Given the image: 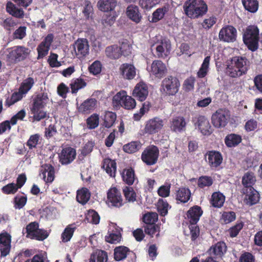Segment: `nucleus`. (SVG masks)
<instances>
[{"mask_svg":"<svg viewBox=\"0 0 262 262\" xmlns=\"http://www.w3.org/2000/svg\"><path fill=\"white\" fill-rule=\"evenodd\" d=\"M183 7L186 15L191 19L202 17L208 10L206 4L203 0H188Z\"/></svg>","mask_w":262,"mask_h":262,"instance_id":"1","label":"nucleus"},{"mask_svg":"<svg viewBox=\"0 0 262 262\" xmlns=\"http://www.w3.org/2000/svg\"><path fill=\"white\" fill-rule=\"evenodd\" d=\"M248 60L243 57H234L226 69L227 74L231 77H237L246 73L248 70Z\"/></svg>","mask_w":262,"mask_h":262,"instance_id":"2","label":"nucleus"},{"mask_svg":"<svg viewBox=\"0 0 262 262\" xmlns=\"http://www.w3.org/2000/svg\"><path fill=\"white\" fill-rule=\"evenodd\" d=\"M151 47H156V54L159 58L168 56L171 49V45L168 39L161 35H157L151 39Z\"/></svg>","mask_w":262,"mask_h":262,"instance_id":"3","label":"nucleus"},{"mask_svg":"<svg viewBox=\"0 0 262 262\" xmlns=\"http://www.w3.org/2000/svg\"><path fill=\"white\" fill-rule=\"evenodd\" d=\"M26 237L32 239L43 241L49 235V233L44 229L39 228L37 222L30 223L26 227Z\"/></svg>","mask_w":262,"mask_h":262,"instance_id":"4","label":"nucleus"},{"mask_svg":"<svg viewBox=\"0 0 262 262\" xmlns=\"http://www.w3.org/2000/svg\"><path fill=\"white\" fill-rule=\"evenodd\" d=\"M258 29L254 26H249L244 35V43L250 50L253 51H255L258 48Z\"/></svg>","mask_w":262,"mask_h":262,"instance_id":"5","label":"nucleus"},{"mask_svg":"<svg viewBox=\"0 0 262 262\" xmlns=\"http://www.w3.org/2000/svg\"><path fill=\"white\" fill-rule=\"evenodd\" d=\"M89 47L86 39H78L71 47V57L77 56L82 58L86 56L89 53Z\"/></svg>","mask_w":262,"mask_h":262,"instance_id":"6","label":"nucleus"},{"mask_svg":"<svg viewBox=\"0 0 262 262\" xmlns=\"http://www.w3.org/2000/svg\"><path fill=\"white\" fill-rule=\"evenodd\" d=\"M45 97H44L43 94H39L33 100L31 112L34 115L33 118L36 121H39L46 117V113L42 110L45 104L43 102Z\"/></svg>","mask_w":262,"mask_h":262,"instance_id":"7","label":"nucleus"},{"mask_svg":"<svg viewBox=\"0 0 262 262\" xmlns=\"http://www.w3.org/2000/svg\"><path fill=\"white\" fill-rule=\"evenodd\" d=\"M30 53V50L24 46L13 47L9 52L8 58L12 62L16 63L25 60Z\"/></svg>","mask_w":262,"mask_h":262,"instance_id":"8","label":"nucleus"},{"mask_svg":"<svg viewBox=\"0 0 262 262\" xmlns=\"http://www.w3.org/2000/svg\"><path fill=\"white\" fill-rule=\"evenodd\" d=\"M179 86V82L176 78L169 76L162 81L161 91L167 95H173L178 92Z\"/></svg>","mask_w":262,"mask_h":262,"instance_id":"9","label":"nucleus"},{"mask_svg":"<svg viewBox=\"0 0 262 262\" xmlns=\"http://www.w3.org/2000/svg\"><path fill=\"white\" fill-rule=\"evenodd\" d=\"M106 203L110 207H120L123 205L121 192L116 187H112L108 190Z\"/></svg>","mask_w":262,"mask_h":262,"instance_id":"10","label":"nucleus"},{"mask_svg":"<svg viewBox=\"0 0 262 262\" xmlns=\"http://www.w3.org/2000/svg\"><path fill=\"white\" fill-rule=\"evenodd\" d=\"M229 117L230 115L228 111L219 109L212 115V124L215 127H225L228 123Z\"/></svg>","mask_w":262,"mask_h":262,"instance_id":"11","label":"nucleus"},{"mask_svg":"<svg viewBox=\"0 0 262 262\" xmlns=\"http://www.w3.org/2000/svg\"><path fill=\"white\" fill-rule=\"evenodd\" d=\"M159 150L155 146L147 147L142 152V161L149 165L155 164L158 158Z\"/></svg>","mask_w":262,"mask_h":262,"instance_id":"12","label":"nucleus"},{"mask_svg":"<svg viewBox=\"0 0 262 262\" xmlns=\"http://www.w3.org/2000/svg\"><path fill=\"white\" fill-rule=\"evenodd\" d=\"M164 125L163 120L158 117H155L146 122L144 132L148 134L157 133L162 129Z\"/></svg>","mask_w":262,"mask_h":262,"instance_id":"13","label":"nucleus"},{"mask_svg":"<svg viewBox=\"0 0 262 262\" xmlns=\"http://www.w3.org/2000/svg\"><path fill=\"white\" fill-rule=\"evenodd\" d=\"M219 37V39L223 41L234 42L236 40V30L231 26H227L221 29Z\"/></svg>","mask_w":262,"mask_h":262,"instance_id":"14","label":"nucleus"},{"mask_svg":"<svg viewBox=\"0 0 262 262\" xmlns=\"http://www.w3.org/2000/svg\"><path fill=\"white\" fill-rule=\"evenodd\" d=\"M11 236L6 231L0 233L1 256L5 257L8 255L11 250Z\"/></svg>","mask_w":262,"mask_h":262,"instance_id":"15","label":"nucleus"},{"mask_svg":"<svg viewBox=\"0 0 262 262\" xmlns=\"http://www.w3.org/2000/svg\"><path fill=\"white\" fill-rule=\"evenodd\" d=\"M53 34L51 33L49 34L38 46L37 48L38 52L37 59L42 58L48 54L50 46L53 41Z\"/></svg>","mask_w":262,"mask_h":262,"instance_id":"16","label":"nucleus"},{"mask_svg":"<svg viewBox=\"0 0 262 262\" xmlns=\"http://www.w3.org/2000/svg\"><path fill=\"white\" fill-rule=\"evenodd\" d=\"M149 72L156 78L161 79L166 74L167 69L165 64L162 61L155 60L151 63Z\"/></svg>","mask_w":262,"mask_h":262,"instance_id":"17","label":"nucleus"},{"mask_svg":"<svg viewBox=\"0 0 262 262\" xmlns=\"http://www.w3.org/2000/svg\"><path fill=\"white\" fill-rule=\"evenodd\" d=\"M195 124L204 135L208 136L212 132V128L209 120L204 116L199 117Z\"/></svg>","mask_w":262,"mask_h":262,"instance_id":"18","label":"nucleus"},{"mask_svg":"<svg viewBox=\"0 0 262 262\" xmlns=\"http://www.w3.org/2000/svg\"><path fill=\"white\" fill-rule=\"evenodd\" d=\"M148 94V86L147 84L143 82H140L137 83L133 93V96L141 101L145 100Z\"/></svg>","mask_w":262,"mask_h":262,"instance_id":"19","label":"nucleus"},{"mask_svg":"<svg viewBox=\"0 0 262 262\" xmlns=\"http://www.w3.org/2000/svg\"><path fill=\"white\" fill-rule=\"evenodd\" d=\"M55 170L51 164H45L41 166L40 176L47 183H51L54 179Z\"/></svg>","mask_w":262,"mask_h":262,"instance_id":"20","label":"nucleus"},{"mask_svg":"<svg viewBox=\"0 0 262 262\" xmlns=\"http://www.w3.org/2000/svg\"><path fill=\"white\" fill-rule=\"evenodd\" d=\"M119 71L122 77L128 80L134 79L136 75L135 67L129 63L121 64L119 68Z\"/></svg>","mask_w":262,"mask_h":262,"instance_id":"21","label":"nucleus"},{"mask_svg":"<svg viewBox=\"0 0 262 262\" xmlns=\"http://www.w3.org/2000/svg\"><path fill=\"white\" fill-rule=\"evenodd\" d=\"M206 158L207 161L212 167H216L219 166L223 160L221 154L216 151H210L206 155Z\"/></svg>","mask_w":262,"mask_h":262,"instance_id":"22","label":"nucleus"},{"mask_svg":"<svg viewBox=\"0 0 262 262\" xmlns=\"http://www.w3.org/2000/svg\"><path fill=\"white\" fill-rule=\"evenodd\" d=\"M126 13L127 17L135 23L138 24L141 21L142 15L137 6L129 5L126 8Z\"/></svg>","mask_w":262,"mask_h":262,"instance_id":"23","label":"nucleus"},{"mask_svg":"<svg viewBox=\"0 0 262 262\" xmlns=\"http://www.w3.org/2000/svg\"><path fill=\"white\" fill-rule=\"evenodd\" d=\"M186 125V123L183 117H176L170 122V127L171 130L180 133L185 129Z\"/></svg>","mask_w":262,"mask_h":262,"instance_id":"24","label":"nucleus"},{"mask_svg":"<svg viewBox=\"0 0 262 262\" xmlns=\"http://www.w3.org/2000/svg\"><path fill=\"white\" fill-rule=\"evenodd\" d=\"M191 197L190 190L186 187H181L175 192L176 200L180 202L185 203L187 202Z\"/></svg>","mask_w":262,"mask_h":262,"instance_id":"25","label":"nucleus"},{"mask_svg":"<svg viewBox=\"0 0 262 262\" xmlns=\"http://www.w3.org/2000/svg\"><path fill=\"white\" fill-rule=\"evenodd\" d=\"M96 103L97 101L95 99H88L80 105L78 111L82 113H90L96 107Z\"/></svg>","mask_w":262,"mask_h":262,"instance_id":"26","label":"nucleus"},{"mask_svg":"<svg viewBox=\"0 0 262 262\" xmlns=\"http://www.w3.org/2000/svg\"><path fill=\"white\" fill-rule=\"evenodd\" d=\"M117 5V0H99L97 7L101 11L108 12L113 11Z\"/></svg>","mask_w":262,"mask_h":262,"instance_id":"27","label":"nucleus"},{"mask_svg":"<svg viewBox=\"0 0 262 262\" xmlns=\"http://www.w3.org/2000/svg\"><path fill=\"white\" fill-rule=\"evenodd\" d=\"M226 251V246L224 242H218L211 246L208 252L210 255L221 257Z\"/></svg>","mask_w":262,"mask_h":262,"instance_id":"28","label":"nucleus"},{"mask_svg":"<svg viewBox=\"0 0 262 262\" xmlns=\"http://www.w3.org/2000/svg\"><path fill=\"white\" fill-rule=\"evenodd\" d=\"M203 213L201 207L194 206L190 208L187 212V217L190 220V222L192 224H196L199 220L200 216Z\"/></svg>","mask_w":262,"mask_h":262,"instance_id":"29","label":"nucleus"},{"mask_svg":"<svg viewBox=\"0 0 262 262\" xmlns=\"http://www.w3.org/2000/svg\"><path fill=\"white\" fill-rule=\"evenodd\" d=\"M249 191H247L244 199L245 203L248 205H252L257 203L259 200L258 193L257 191L251 188Z\"/></svg>","mask_w":262,"mask_h":262,"instance_id":"30","label":"nucleus"},{"mask_svg":"<svg viewBox=\"0 0 262 262\" xmlns=\"http://www.w3.org/2000/svg\"><path fill=\"white\" fill-rule=\"evenodd\" d=\"M6 10L11 15L18 18H22L24 16V12L21 8H17L14 4L9 2L6 5Z\"/></svg>","mask_w":262,"mask_h":262,"instance_id":"31","label":"nucleus"},{"mask_svg":"<svg viewBox=\"0 0 262 262\" xmlns=\"http://www.w3.org/2000/svg\"><path fill=\"white\" fill-rule=\"evenodd\" d=\"M105 54L108 58L115 59L119 58L121 56V52L119 46L114 45L106 48Z\"/></svg>","mask_w":262,"mask_h":262,"instance_id":"32","label":"nucleus"},{"mask_svg":"<svg viewBox=\"0 0 262 262\" xmlns=\"http://www.w3.org/2000/svg\"><path fill=\"white\" fill-rule=\"evenodd\" d=\"M225 200V196L220 192L213 193L211 199V204L216 208H221L223 206Z\"/></svg>","mask_w":262,"mask_h":262,"instance_id":"33","label":"nucleus"},{"mask_svg":"<svg viewBox=\"0 0 262 262\" xmlns=\"http://www.w3.org/2000/svg\"><path fill=\"white\" fill-rule=\"evenodd\" d=\"M35 83L33 78L29 77L23 80L18 89L20 93L24 95L26 94L33 87Z\"/></svg>","mask_w":262,"mask_h":262,"instance_id":"34","label":"nucleus"},{"mask_svg":"<svg viewBox=\"0 0 262 262\" xmlns=\"http://www.w3.org/2000/svg\"><path fill=\"white\" fill-rule=\"evenodd\" d=\"M121 239V234L117 229H115V230H111L110 228L107 235L105 236L106 241L111 244H117L120 242Z\"/></svg>","mask_w":262,"mask_h":262,"instance_id":"35","label":"nucleus"},{"mask_svg":"<svg viewBox=\"0 0 262 262\" xmlns=\"http://www.w3.org/2000/svg\"><path fill=\"white\" fill-rule=\"evenodd\" d=\"M103 167L111 177L115 176L116 163L115 161L112 160L110 159H105L104 160Z\"/></svg>","mask_w":262,"mask_h":262,"instance_id":"36","label":"nucleus"},{"mask_svg":"<svg viewBox=\"0 0 262 262\" xmlns=\"http://www.w3.org/2000/svg\"><path fill=\"white\" fill-rule=\"evenodd\" d=\"M242 141L241 136L234 134H231L227 135L225 139V142L228 147H232L237 145Z\"/></svg>","mask_w":262,"mask_h":262,"instance_id":"37","label":"nucleus"},{"mask_svg":"<svg viewBox=\"0 0 262 262\" xmlns=\"http://www.w3.org/2000/svg\"><path fill=\"white\" fill-rule=\"evenodd\" d=\"M256 182V178L254 173L252 172H246L242 178L243 185L250 189L253 188L252 186Z\"/></svg>","mask_w":262,"mask_h":262,"instance_id":"38","label":"nucleus"},{"mask_svg":"<svg viewBox=\"0 0 262 262\" xmlns=\"http://www.w3.org/2000/svg\"><path fill=\"white\" fill-rule=\"evenodd\" d=\"M129 249L125 246H118L114 249V258L117 260H121L124 259L128 252Z\"/></svg>","mask_w":262,"mask_h":262,"instance_id":"39","label":"nucleus"},{"mask_svg":"<svg viewBox=\"0 0 262 262\" xmlns=\"http://www.w3.org/2000/svg\"><path fill=\"white\" fill-rule=\"evenodd\" d=\"M90 193L86 188H82L77 192V201L82 204H85L90 198Z\"/></svg>","mask_w":262,"mask_h":262,"instance_id":"40","label":"nucleus"},{"mask_svg":"<svg viewBox=\"0 0 262 262\" xmlns=\"http://www.w3.org/2000/svg\"><path fill=\"white\" fill-rule=\"evenodd\" d=\"M107 255L106 252L98 250L91 255L90 262H106Z\"/></svg>","mask_w":262,"mask_h":262,"instance_id":"41","label":"nucleus"},{"mask_svg":"<svg viewBox=\"0 0 262 262\" xmlns=\"http://www.w3.org/2000/svg\"><path fill=\"white\" fill-rule=\"evenodd\" d=\"M126 96V92L124 91H121L118 92L113 98V104L114 106L119 107L123 106Z\"/></svg>","mask_w":262,"mask_h":262,"instance_id":"42","label":"nucleus"},{"mask_svg":"<svg viewBox=\"0 0 262 262\" xmlns=\"http://www.w3.org/2000/svg\"><path fill=\"white\" fill-rule=\"evenodd\" d=\"M210 57L207 56L205 58L199 70L197 73V76L200 78L205 77L209 71Z\"/></svg>","mask_w":262,"mask_h":262,"instance_id":"43","label":"nucleus"},{"mask_svg":"<svg viewBox=\"0 0 262 262\" xmlns=\"http://www.w3.org/2000/svg\"><path fill=\"white\" fill-rule=\"evenodd\" d=\"M121 174L124 182L129 185L133 184L135 181V173L132 168L124 169Z\"/></svg>","mask_w":262,"mask_h":262,"instance_id":"44","label":"nucleus"},{"mask_svg":"<svg viewBox=\"0 0 262 262\" xmlns=\"http://www.w3.org/2000/svg\"><path fill=\"white\" fill-rule=\"evenodd\" d=\"M242 3L245 8L250 12H255L258 8V3L257 0H242Z\"/></svg>","mask_w":262,"mask_h":262,"instance_id":"45","label":"nucleus"},{"mask_svg":"<svg viewBox=\"0 0 262 262\" xmlns=\"http://www.w3.org/2000/svg\"><path fill=\"white\" fill-rule=\"evenodd\" d=\"M167 11V9L165 7L157 9L153 12L150 21L151 23H157L161 20L164 17Z\"/></svg>","mask_w":262,"mask_h":262,"instance_id":"46","label":"nucleus"},{"mask_svg":"<svg viewBox=\"0 0 262 262\" xmlns=\"http://www.w3.org/2000/svg\"><path fill=\"white\" fill-rule=\"evenodd\" d=\"M116 119V115L112 112H106L104 116V125L110 128L113 126Z\"/></svg>","mask_w":262,"mask_h":262,"instance_id":"47","label":"nucleus"},{"mask_svg":"<svg viewBox=\"0 0 262 262\" xmlns=\"http://www.w3.org/2000/svg\"><path fill=\"white\" fill-rule=\"evenodd\" d=\"M141 147V144L139 142H132L123 146V150L127 153H134L139 150Z\"/></svg>","mask_w":262,"mask_h":262,"instance_id":"48","label":"nucleus"},{"mask_svg":"<svg viewBox=\"0 0 262 262\" xmlns=\"http://www.w3.org/2000/svg\"><path fill=\"white\" fill-rule=\"evenodd\" d=\"M23 94L18 92L13 93L10 98H8L6 101L5 104L7 106L9 107L11 105L14 104L16 102L20 100L23 97Z\"/></svg>","mask_w":262,"mask_h":262,"instance_id":"49","label":"nucleus"},{"mask_svg":"<svg viewBox=\"0 0 262 262\" xmlns=\"http://www.w3.org/2000/svg\"><path fill=\"white\" fill-rule=\"evenodd\" d=\"M39 140L40 135L39 134H35L31 135L26 143V145L30 150L36 148L39 143Z\"/></svg>","mask_w":262,"mask_h":262,"instance_id":"50","label":"nucleus"},{"mask_svg":"<svg viewBox=\"0 0 262 262\" xmlns=\"http://www.w3.org/2000/svg\"><path fill=\"white\" fill-rule=\"evenodd\" d=\"M169 205L166 202L162 199H159L157 203V209L159 213L162 216H165L168 212Z\"/></svg>","mask_w":262,"mask_h":262,"instance_id":"51","label":"nucleus"},{"mask_svg":"<svg viewBox=\"0 0 262 262\" xmlns=\"http://www.w3.org/2000/svg\"><path fill=\"white\" fill-rule=\"evenodd\" d=\"M158 219L157 213L149 212L146 213L143 217V222L147 225H153Z\"/></svg>","mask_w":262,"mask_h":262,"instance_id":"52","label":"nucleus"},{"mask_svg":"<svg viewBox=\"0 0 262 262\" xmlns=\"http://www.w3.org/2000/svg\"><path fill=\"white\" fill-rule=\"evenodd\" d=\"M72 92L76 93L80 89L83 88L86 85V83L81 79H77L71 83Z\"/></svg>","mask_w":262,"mask_h":262,"instance_id":"53","label":"nucleus"},{"mask_svg":"<svg viewBox=\"0 0 262 262\" xmlns=\"http://www.w3.org/2000/svg\"><path fill=\"white\" fill-rule=\"evenodd\" d=\"M27 201V198L26 196L16 195L14 200L15 208L20 209L23 208L26 205Z\"/></svg>","mask_w":262,"mask_h":262,"instance_id":"54","label":"nucleus"},{"mask_svg":"<svg viewBox=\"0 0 262 262\" xmlns=\"http://www.w3.org/2000/svg\"><path fill=\"white\" fill-rule=\"evenodd\" d=\"M125 197L129 202H134L136 199V194L132 187L126 186L123 189Z\"/></svg>","mask_w":262,"mask_h":262,"instance_id":"55","label":"nucleus"},{"mask_svg":"<svg viewBox=\"0 0 262 262\" xmlns=\"http://www.w3.org/2000/svg\"><path fill=\"white\" fill-rule=\"evenodd\" d=\"M87 220L91 223L97 224L99 223L100 217L98 214L94 210H90L86 214Z\"/></svg>","mask_w":262,"mask_h":262,"instance_id":"56","label":"nucleus"},{"mask_svg":"<svg viewBox=\"0 0 262 262\" xmlns=\"http://www.w3.org/2000/svg\"><path fill=\"white\" fill-rule=\"evenodd\" d=\"M236 215L234 212H224L222 214L221 220L225 224H228L234 221Z\"/></svg>","mask_w":262,"mask_h":262,"instance_id":"57","label":"nucleus"},{"mask_svg":"<svg viewBox=\"0 0 262 262\" xmlns=\"http://www.w3.org/2000/svg\"><path fill=\"white\" fill-rule=\"evenodd\" d=\"M102 69V64L99 61H95L89 67V72L94 75L99 74Z\"/></svg>","mask_w":262,"mask_h":262,"instance_id":"58","label":"nucleus"},{"mask_svg":"<svg viewBox=\"0 0 262 262\" xmlns=\"http://www.w3.org/2000/svg\"><path fill=\"white\" fill-rule=\"evenodd\" d=\"M171 184L170 183H165L164 185L160 186L158 190V193L160 196L166 198L169 195Z\"/></svg>","mask_w":262,"mask_h":262,"instance_id":"59","label":"nucleus"},{"mask_svg":"<svg viewBox=\"0 0 262 262\" xmlns=\"http://www.w3.org/2000/svg\"><path fill=\"white\" fill-rule=\"evenodd\" d=\"M213 183L212 179L207 176H203L199 178L198 182V185L199 187L204 188L209 187Z\"/></svg>","mask_w":262,"mask_h":262,"instance_id":"60","label":"nucleus"},{"mask_svg":"<svg viewBox=\"0 0 262 262\" xmlns=\"http://www.w3.org/2000/svg\"><path fill=\"white\" fill-rule=\"evenodd\" d=\"M18 188L15 184L12 183H9L2 188V192L6 194H14L18 190Z\"/></svg>","mask_w":262,"mask_h":262,"instance_id":"61","label":"nucleus"},{"mask_svg":"<svg viewBox=\"0 0 262 262\" xmlns=\"http://www.w3.org/2000/svg\"><path fill=\"white\" fill-rule=\"evenodd\" d=\"M160 0H140L139 4L141 7L146 10H149L156 4H157Z\"/></svg>","mask_w":262,"mask_h":262,"instance_id":"62","label":"nucleus"},{"mask_svg":"<svg viewBox=\"0 0 262 262\" xmlns=\"http://www.w3.org/2000/svg\"><path fill=\"white\" fill-rule=\"evenodd\" d=\"M26 29L25 26H20L17 29L13 34V38L22 39L26 35Z\"/></svg>","mask_w":262,"mask_h":262,"instance_id":"63","label":"nucleus"},{"mask_svg":"<svg viewBox=\"0 0 262 262\" xmlns=\"http://www.w3.org/2000/svg\"><path fill=\"white\" fill-rule=\"evenodd\" d=\"M99 116L96 114H94L90 117L87 119V124L89 127L91 129H93L98 126L99 124Z\"/></svg>","mask_w":262,"mask_h":262,"instance_id":"64","label":"nucleus"}]
</instances>
